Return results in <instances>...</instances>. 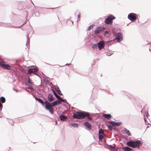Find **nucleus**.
<instances>
[{
	"label": "nucleus",
	"instance_id": "obj_17",
	"mask_svg": "<svg viewBox=\"0 0 151 151\" xmlns=\"http://www.w3.org/2000/svg\"><path fill=\"white\" fill-rule=\"evenodd\" d=\"M35 99L36 101H37L41 103L43 106H44V104L43 103V101L41 99L38 98H35Z\"/></svg>",
	"mask_w": 151,
	"mask_h": 151
},
{
	"label": "nucleus",
	"instance_id": "obj_15",
	"mask_svg": "<svg viewBox=\"0 0 151 151\" xmlns=\"http://www.w3.org/2000/svg\"><path fill=\"white\" fill-rule=\"evenodd\" d=\"M48 101L50 102H51L53 101L54 98L53 97V95L50 94H49L48 95Z\"/></svg>",
	"mask_w": 151,
	"mask_h": 151
},
{
	"label": "nucleus",
	"instance_id": "obj_10",
	"mask_svg": "<svg viewBox=\"0 0 151 151\" xmlns=\"http://www.w3.org/2000/svg\"><path fill=\"white\" fill-rule=\"evenodd\" d=\"M52 91L53 92V93L54 95L57 98V99L58 100H61L62 102H64L65 101L62 98H61L60 96L58 95V94L56 93V92H55V91L53 90H52Z\"/></svg>",
	"mask_w": 151,
	"mask_h": 151
},
{
	"label": "nucleus",
	"instance_id": "obj_35",
	"mask_svg": "<svg viewBox=\"0 0 151 151\" xmlns=\"http://www.w3.org/2000/svg\"><path fill=\"white\" fill-rule=\"evenodd\" d=\"M107 55H108V56H109L110 55H107Z\"/></svg>",
	"mask_w": 151,
	"mask_h": 151
},
{
	"label": "nucleus",
	"instance_id": "obj_22",
	"mask_svg": "<svg viewBox=\"0 0 151 151\" xmlns=\"http://www.w3.org/2000/svg\"><path fill=\"white\" fill-rule=\"evenodd\" d=\"M1 101L2 103H4L5 102V99L4 97H1Z\"/></svg>",
	"mask_w": 151,
	"mask_h": 151
},
{
	"label": "nucleus",
	"instance_id": "obj_9",
	"mask_svg": "<svg viewBox=\"0 0 151 151\" xmlns=\"http://www.w3.org/2000/svg\"><path fill=\"white\" fill-rule=\"evenodd\" d=\"M104 135V134L103 130L102 129H100L99 130V139L100 140L103 137Z\"/></svg>",
	"mask_w": 151,
	"mask_h": 151
},
{
	"label": "nucleus",
	"instance_id": "obj_2",
	"mask_svg": "<svg viewBox=\"0 0 151 151\" xmlns=\"http://www.w3.org/2000/svg\"><path fill=\"white\" fill-rule=\"evenodd\" d=\"M87 116V118L89 120L91 119V118L89 116L88 113L86 112H78L74 114L73 116L76 119H82L85 118Z\"/></svg>",
	"mask_w": 151,
	"mask_h": 151
},
{
	"label": "nucleus",
	"instance_id": "obj_12",
	"mask_svg": "<svg viewBox=\"0 0 151 151\" xmlns=\"http://www.w3.org/2000/svg\"><path fill=\"white\" fill-rule=\"evenodd\" d=\"M122 150L124 151H132V149L129 147H124Z\"/></svg>",
	"mask_w": 151,
	"mask_h": 151
},
{
	"label": "nucleus",
	"instance_id": "obj_20",
	"mask_svg": "<svg viewBox=\"0 0 151 151\" xmlns=\"http://www.w3.org/2000/svg\"><path fill=\"white\" fill-rule=\"evenodd\" d=\"M124 131L129 136H131V134L129 130L127 129L126 128H125L124 129Z\"/></svg>",
	"mask_w": 151,
	"mask_h": 151
},
{
	"label": "nucleus",
	"instance_id": "obj_18",
	"mask_svg": "<svg viewBox=\"0 0 151 151\" xmlns=\"http://www.w3.org/2000/svg\"><path fill=\"white\" fill-rule=\"evenodd\" d=\"M101 31V28L100 27H98L94 30V32L95 34H97L99 33Z\"/></svg>",
	"mask_w": 151,
	"mask_h": 151
},
{
	"label": "nucleus",
	"instance_id": "obj_4",
	"mask_svg": "<svg viewBox=\"0 0 151 151\" xmlns=\"http://www.w3.org/2000/svg\"><path fill=\"white\" fill-rule=\"evenodd\" d=\"M115 19V17L112 15H110L107 17L105 21V23L108 24H111L113 20Z\"/></svg>",
	"mask_w": 151,
	"mask_h": 151
},
{
	"label": "nucleus",
	"instance_id": "obj_27",
	"mask_svg": "<svg viewBox=\"0 0 151 151\" xmlns=\"http://www.w3.org/2000/svg\"><path fill=\"white\" fill-rule=\"evenodd\" d=\"M78 18L77 19V21H79L80 20V14H79L78 16Z\"/></svg>",
	"mask_w": 151,
	"mask_h": 151
},
{
	"label": "nucleus",
	"instance_id": "obj_24",
	"mask_svg": "<svg viewBox=\"0 0 151 151\" xmlns=\"http://www.w3.org/2000/svg\"><path fill=\"white\" fill-rule=\"evenodd\" d=\"M28 81L29 83L33 85L34 84L33 82H32V81L30 79V78H29L28 79Z\"/></svg>",
	"mask_w": 151,
	"mask_h": 151
},
{
	"label": "nucleus",
	"instance_id": "obj_21",
	"mask_svg": "<svg viewBox=\"0 0 151 151\" xmlns=\"http://www.w3.org/2000/svg\"><path fill=\"white\" fill-rule=\"evenodd\" d=\"M70 125L74 127H77L78 126V124L76 123L71 124Z\"/></svg>",
	"mask_w": 151,
	"mask_h": 151
},
{
	"label": "nucleus",
	"instance_id": "obj_1",
	"mask_svg": "<svg viewBox=\"0 0 151 151\" xmlns=\"http://www.w3.org/2000/svg\"><path fill=\"white\" fill-rule=\"evenodd\" d=\"M62 101L59 100L52 102L51 104L48 102H46L45 108L47 110H48L49 112L52 114L54 112L53 108L52 106H54L57 105H58L61 103Z\"/></svg>",
	"mask_w": 151,
	"mask_h": 151
},
{
	"label": "nucleus",
	"instance_id": "obj_6",
	"mask_svg": "<svg viewBox=\"0 0 151 151\" xmlns=\"http://www.w3.org/2000/svg\"><path fill=\"white\" fill-rule=\"evenodd\" d=\"M0 66L4 69L10 70L11 69L12 67L8 64H5L4 62H0Z\"/></svg>",
	"mask_w": 151,
	"mask_h": 151
},
{
	"label": "nucleus",
	"instance_id": "obj_25",
	"mask_svg": "<svg viewBox=\"0 0 151 151\" xmlns=\"http://www.w3.org/2000/svg\"><path fill=\"white\" fill-rule=\"evenodd\" d=\"M54 88L56 91L59 89V88L57 85H55L54 86Z\"/></svg>",
	"mask_w": 151,
	"mask_h": 151
},
{
	"label": "nucleus",
	"instance_id": "obj_8",
	"mask_svg": "<svg viewBox=\"0 0 151 151\" xmlns=\"http://www.w3.org/2000/svg\"><path fill=\"white\" fill-rule=\"evenodd\" d=\"M116 40L118 42L121 41L122 40V34L121 33H117L116 35Z\"/></svg>",
	"mask_w": 151,
	"mask_h": 151
},
{
	"label": "nucleus",
	"instance_id": "obj_32",
	"mask_svg": "<svg viewBox=\"0 0 151 151\" xmlns=\"http://www.w3.org/2000/svg\"><path fill=\"white\" fill-rule=\"evenodd\" d=\"M147 117L149 115V114L148 113H147Z\"/></svg>",
	"mask_w": 151,
	"mask_h": 151
},
{
	"label": "nucleus",
	"instance_id": "obj_33",
	"mask_svg": "<svg viewBox=\"0 0 151 151\" xmlns=\"http://www.w3.org/2000/svg\"><path fill=\"white\" fill-rule=\"evenodd\" d=\"M69 65L68 64H67L65 65Z\"/></svg>",
	"mask_w": 151,
	"mask_h": 151
},
{
	"label": "nucleus",
	"instance_id": "obj_23",
	"mask_svg": "<svg viewBox=\"0 0 151 151\" xmlns=\"http://www.w3.org/2000/svg\"><path fill=\"white\" fill-rule=\"evenodd\" d=\"M97 44H94L92 46V47L93 49H95V48H97Z\"/></svg>",
	"mask_w": 151,
	"mask_h": 151
},
{
	"label": "nucleus",
	"instance_id": "obj_7",
	"mask_svg": "<svg viewBox=\"0 0 151 151\" xmlns=\"http://www.w3.org/2000/svg\"><path fill=\"white\" fill-rule=\"evenodd\" d=\"M105 43L103 41H99L97 43L98 47L99 50L103 49L104 47Z\"/></svg>",
	"mask_w": 151,
	"mask_h": 151
},
{
	"label": "nucleus",
	"instance_id": "obj_3",
	"mask_svg": "<svg viewBox=\"0 0 151 151\" xmlns=\"http://www.w3.org/2000/svg\"><path fill=\"white\" fill-rule=\"evenodd\" d=\"M126 144L128 146L132 147L134 148H139L140 147V145L141 144V142L139 140L137 141H130L127 142Z\"/></svg>",
	"mask_w": 151,
	"mask_h": 151
},
{
	"label": "nucleus",
	"instance_id": "obj_34",
	"mask_svg": "<svg viewBox=\"0 0 151 151\" xmlns=\"http://www.w3.org/2000/svg\"><path fill=\"white\" fill-rule=\"evenodd\" d=\"M114 151H117V150L116 149H115Z\"/></svg>",
	"mask_w": 151,
	"mask_h": 151
},
{
	"label": "nucleus",
	"instance_id": "obj_13",
	"mask_svg": "<svg viewBox=\"0 0 151 151\" xmlns=\"http://www.w3.org/2000/svg\"><path fill=\"white\" fill-rule=\"evenodd\" d=\"M103 116L105 117V118L107 119H109L111 117V116L110 114H103Z\"/></svg>",
	"mask_w": 151,
	"mask_h": 151
},
{
	"label": "nucleus",
	"instance_id": "obj_16",
	"mask_svg": "<svg viewBox=\"0 0 151 151\" xmlns=\"http://www.w3.org/2000/svg\"><path fill=\"white\" fill-rule=\"evenodd\" d=\"M37 71V69L36 68H35L34 69L30 68L28 72L29 73H34L35 72H36Z\"/></svg>",
	"mask_w": 151,
	"mask_h": 151
},
{
	"label": "nucleus",
	"instance_id": "obj_28",
	"mask_svg": "<svg viewBox=\"0 0 151 151\" xmlns=\"http://www.w3.org/2000/svg\"><path fill=\"white\" fill-rule=\"evenodd\" d=\"M107 127L108 128L110 129H111V128H112V127L110 125H108L107 126Z\"/></svg>",
	"mask_w": 151,
	"mask_h": 151
},
{
	"label": "nucleus",
	"instance_id": "obj_26",
	"mask_svg": "<svg viewBox=\"0 0 151 151\" xmlns=\"http://www.w3.org/2000/svg\"><path fill=\"white\" fill-rule=\"evenodd\" d=\"M57 92H58V93L60 95H63L62 93H61V91L60 89H58V90L56 91Z\"/></svg>",
	"mask_w": 151,
	"mask_h": 151
},
{
	"label": "nucleus",
	"instance_id": "obj_19",
	"mask_svg": "<svg viewBox=\"0 0 151 151\" xmlns=\"http://www.w3.org/2000/svg\"><path fill=\"white\" fill-rule=\"evenodd\" d=\"M84 124L86 127H87L88 128H89L91 127V125L88 122H85L84 123Z\"/></svg>",
	"mask_w": 151,
	"mask_h": 151
},
{
	"label": "nucleus",
	"instance_id": "obj_14",
	"mask_svg": "<svg viewBox=\"0 0 151 151\" xmlns=\"http://www.w3.org/2000/svg\"><path fill=\"white\" fill-rule=\"evenodd\" d=\"M60 118L62 121H64L67 119V117L64 115H61L60 116Z\"/></svg>",
	"mask_w": 151,
	"mask_h": 151
},
{
	"label": "nucleus",
	"instance_id": "obj_31",
	"mask_svg": "<svg viewBox=\"0 0 151 151\" xmlns=\"http://www.w3.org/2000/svg\"><path fill=\"white\" fill-rule=\"evenodd\" d=\"M2 108V105L0 103V108Z\"/></svg>",
	"mask_w": 151,
	"mask_h": 151
},
{
	"label": "nucleus",
	"instance_id": "obj_29",
	"mask_svg": "<svg viewBox=\"0 0 151 151\" xmlns=\"http://www.w3.org/2000/svg\"><path fill=\"white\" fill-rule=\"evenodd\" d=\"M93 27V25H90L88 27V30H90L91 28Z\"/></svg>",
	"mask_w": 151,
	"mask_h": 151
},
{
	"label": "nucleus",
	"instance_id": "obj_11",
	"mask_svg": "<svg viewBox=\"0 0 151 151\" xmlns=\"http://www.w3.org/2000/svg\"><path fill=\"white\" fill-rule=\"evenodd\" d=\"M109 123L113 126H119L122 124L121 122H116L114 121H110L109 122Z\"/></svg>",
	"mask_w": 151,
	"mask_h": 151
},
{
	"label": "nucleus",
	"instance_id": "obj_5",
	"mask_svg": "<svg viewBox=\"0 0 151 151\" xmlns=\"http://www.w3.org/2000/svg\"><path fill=\"white\" fill-rule=\"evenodd\" d=\"M138 17V15L133 13H129L128 16V18L131 21L133 22L136 20Z\"/></svg>",
	"mask_w": 151,
	"mask_h": 151
},
{
	"label": "nucleus",
	"instance_id": "obj_30",
	"mask_svg": "<svg viewBox=\"0 0 151 151\" xmlns=\"http://www.w3.org/2000/svg\"><path fill=\"white\" fill-rule=\"evenodd\" d=\"M106 93H108V94H111V92H110V91H106Z\"/></svg>",
	"mask_w": 151,
	"mask_h": 151
},
{
	"label": "nucleus",
	"instance_id": "obj_36",
	"mask_svg": "<svg viewBox=\"0 0 151 151\" xmlns=\"http://www.w3.org/2000/svg\"><path fill=\"white\" fill-rule=\"evenodd\" d=\"M72 24H73V22H72Z\"/></svg>",
	"mask_w": 151,
	"mask_h": 151
}]
</instances>
